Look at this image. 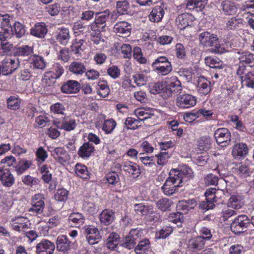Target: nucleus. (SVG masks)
Masks as SVG:
<instances>
[{
  "instance_id": "1",
  "label": "nucleus",
  "mask_w": 254,
  "mask_h": 254,
  "mask_svg": "<svg viewBox=\"0 0 254 254\" xmlns=\"http://www.w3.org/2000/svg\"><path fill=\"white\" fill-rule=\"evenodd\" d=\"M199 44L205 47H214L211 51L215 54H221L228 52V50L218 44L219 38L217 35L207 31L201 33L198 37Z\"/></svg>"
},
{
  "instance_id": "2",
  "label": "nucleus",
  "mask_w": 254,
  "mask_h": 254,
  "mask_svg": "<svg viewBox=\"0 0 254 254\" xmlns=\"http://www.w3.org/2000/svg\"><path fill=\"white\" fill-rule=\"evenodd\" d=\"M135 214L139 216H145L150 221L157 222L160 218L159 212L152 205H145L143 203H135L133 205Z\"/></svg>"
},
{
  "instance_id": "3",
  "label": "nucleus",
  "mask_w": 254,
  "mask_h": 254,
  "mask_svg": "<svg viewBox=\"0 0 254 254\" xmlns=\"http://www.w3.org/2000/svg\"><path fill=\"white\" fill-rule=\"evenodd\" d=\"M153 69L162 75H166L172 70V66L168 58L160 56L156 58L151 65Z\"/></svg>"
},
{
  "instance_id": "4",
  "label": "nucleus",
  "mask_w": 254,
  "mask_h": 254,
  "mask_svg": "<svg viewBox=\"0 0 254 254\" xmlns=\"http://www.w3.org/2000/svg\"><path fill=\"white\" fill-rule=\"evenodd\" d=\"M174 176L182 184L193 177L192 170L186 165H180L177 169H171L169 176Z\"/></svg>"
},
{
  "instance_id": "5",
  "label": "nucleus",
  "mask_w": 254,
  "mask_h": 254,
  "mask_svg": "<svg viewBox=\"0 0 254 254\" xmlns=\"http://www.w3.org/2000/svg\"><path fill=\"white\" fill-rule=\"evenodd\" d=\"M250 220L246 215H240L236 217L231 224V231L235 234H240L246 231Z\"/></svg>"
},
{
  "instance_id": "6",
  "label": "nucleus",
  "mask_w": 254,
  "mask_h": 254,
  "mask_svg": "<svg viewBox=\"0 0 254 254\" xmlns=\"http://www.w3.org/2000/svg\"><path fill=\"white\" fill-rule=\"evenodd\" d=\"M141 236L140 229H132L129 234L123 240L121 246L128 250L134 248L136 242Z\"/></svg>"
},
{
  "instance_id": "7",
  "label": "nucleus",
  "mask_w": 254,
  "mask_h": 254,
  "mask_svg": "<svg viewBox=\"0 0 254 254\" xmlns=\"http://www.w3.org/2000/svg\"><path fill=\"white\" fill-rule=\"evenodd\" d=\"M183 186L174 176H169L166 180L161 189L165 195L171 196L178 190V188Z\"/></svg>"
},
{
  "instance_id": "8",
  "label": "nucleus",
  "mask_w": 254,
  "mask_h": 254,
  "mask_svg": "<svg viewBox=\"0 0 254 254\" xmlns=\"http://www.w3.org/2000/svg\"><path fill=\"white\" fill-rule=\"evenodd\" d=\"M214 137L217 143L222 147L228 146L231 141V133L226 128L217 129L214 133Z\"/></svg>"
},
{
  "instance_id": "9",
  "label": "nucleus",
  "mask_w": 254,
  "mask_h": 254,
  "mask_svg": "<svg viewBox=\"0 0 254 254\" xmlns=\"http://www.w3.org/2000/svg\"><path fill=\"white\" fill-rule=\"evenodd\" d=\"M44 195L37 193L32 196L31 200V207L29 211L33 213L41 214L45 207Z\"/></svg>"
},
{
  "instance_id": "10",
  "label": "nucleus",
  "mask_w": 254,
  "mask_h": 254,
  "mask_svg": "<svg viewBox=\"0 0 254 254\" xmlns=\"http://www.w3.org/2000/svg\"><path fill=\"white\" fill-rule=\"evenodd\" d=\"M20 64L19 59L16 57L6 58L2 62V73L3 75L12 73L17 69Z\"/></svg>"
},
{
  "instance_id": "11",
  "label": "nucleus",
  "mask_w": 254,
  "mask_h": 254,
  "mask_svg": "<svg viewBox=\"0 0 254 254\" xmlns=\"http://www.w3.org/2000/svg\"><path fill=\"white\" fill-rule=\"evenodd\" d=\"M195 97L189 94H184L177 97L176 105L180 108H190L196 105Z\"/></svg>"
},
{
  "instance_id": "12",
  "label": "nucleus",
  "mask_w": 254,
  "mask_h": 254,
  "mask_svg": "<svg viewBox=\"0 0 254 254\" xmlns=\"http://www.w3.org/2000/svg\"><path fill=\"white\" fill-rule=\"evenodd\" d=\"M166 89L168 91L169 95L172 93L177 94L182 91L181 83L175 76L167 77L165 79Z\"/></svg>"
},
{
  "instance_id": "13",
  "label": "nucleus",
  "mask_w": 254,
  "mask_h": 254,
  "mask_svg": "<svg viewBox=\"0 0 254 254\" xmlns=\"http://www.w3.org/2000/svg\"><path fill=\"white\" fill-rule=\"evenodd\" d=\"M55 244L47 240L42 239L36 246L37 254H53L55 250Z\"/></svg>"
},
{
  "instance_id": "14",
  "label": "nucleus",
  "mask_w": 254,
  "mask_h": 254,
  "mask_svg": "<svg viewBox=\"0 0 254 254\" xmlns=\"http://www.w3.org/2000/svg\"><path fill=\"white\" fill-rule=\"evenodd\" d=\"M205 244L201 236L192 237L187 241V251L193 253L200 251L204 248Z\"/></svg>"
},
{
  "instance_id": "15",
  "label": "nucleus",
  "mask_w": 254,
  "mask_h": 254,
  "mask_svg": "<svg viewBox=\"0 0 254 254\" xmlns=\"http://www.w3.org/2000/svg\"><path fill=\"white\" fill-rule=\"evenodd\" d=\"M12 32L9 34L7 37H5V33L0 34V40L4 41L7 38L11 37V35H15L17 38H21L25 33L24 26L19 22L13 21L12 23Z\"/></svg>"
},
{
  "instance_id": "16",
  "label": "nucleus",
  "mask_w": 254,
  "mask_h": 254,
  "mask_svg": "<svg viewBox=\"0 0 254 254\" xmlns=\"http://www.w3.org/2000/svg\"><path fill=\"white\" fill-rule=\"evenodd\" d=\"M81 89L79 82L74 80H69L65 82L61 87L63 93L65 94H75L78 93Z\"/></svg>"
},
{
  "instance_id": "17",
  "label": "nucleus",
  "mask_w": 254,
  "mask_h": 254,
  "mask_svg": "<svg viewBox=\"0 0 254 254\" xmlns=\"http://www.w3.org/2000/svg\"><path fill=\"white\" fill-rule=\"evenodd\" d=\"M54 124L59 128L68 131L73 130L76 126L75 120L68 117L64 118L59 121H55Z\"/></svg>"
},
{
  "instance_id": "18",
  "label": "nucleus",
  "mask_w": 254,
  "mask_h": 254,
  "mask_svg": "<svg viewBox=\"0 0 254 254\" xmlns=\"http://www.w3.org/2000/svg\"><path fill=\"white\" fill-rule=\"evenodd\" d=\"M220 8L225 15H233L238 9L236 4L230 0H223L221 2Z\"/></svg>"
},
{
  "instance_id": "19",
  "label": "nucleus",
  "mask_w": 254,
  "mask_h": 254,
  "mask_svg": "<svg viewBox=\"0 0 254 254\" xmlns=\"http://www.w3.org/2000/svg\"><path fill=\"white\" fill-rule=\"evenodd\" d=\"M196 88L200 95H206L211 91V82L204 77L200 76L197 80Z\"/></svg>"
},
{
  "instance_id": "20",
  "label": "nucleus",
  "mask_w": 254,
  "mask_h": 254,
  "mask_svg": "<svg viewBox=\"0 0 254 254\" xmlns=\"http://www.w3.org/2000/svg\"><path fill=\"white\" fill-rule=\"evenodd\" d=\"M0 20L1 21V33H5V37H7L9 34L12 32V19H10L7 14L3 15L0 13Z\"/></svg>"
},
{
  "instance_id": "21",
  "label": "nucleus",
  "mask_w": 254,
  "mask_h": 254,
  "mask_svg": "<svg viewBox=\"0 0 254 254\" xmlns=\"http://www.w3.org/2000/svg\"><path fill=\"white\" fill-rule=\"evenodd\" d=\"M115 32L120 36L126 37L129 35L131 27L130 24L126 21H121L116 23L114 27Z\"/></svg>"
},
{
  "instance_id": "22",
  "label": "nucleus",
  "mask_w": 254,
  "mask_h": 254,
  "mask_svg": "<svg viewBox=\"0 0 254 254\" xmlns=\"http://www.w3.org/2000/svg\"><path fill=\"white\" fill-rule=\"evenodd\" d=\"M56 39L61 45L66 46L70 39V32L68 28L63 27L58 29Z\"/></svg>"
},
{
  "instance_id": "23",
  "label": "nucleus",
  "mask_w": 254,
  "mask_h": 254,
  "mask_svg": "<svg viewBox=\"0 0 254 254\" xmlns=\"http://www.w3.org/2000/svg\"><path fill=\"white\" fill-rule=\"evenodd\" d=\"M48 32V29L46 24L43 22H39L35 24L30 29V33L32 35L39 38H43Z\"/></svg>"
},
{
  "instance_id": "24",
  "label": "nucleus",
  "mask_w": 254,
  "mask_h": 254,
  "mask_svg": "<svg viewBox=\"0 0 254 254\" xmlns=\"http://www.w3.org/2000/svg\"><path fill=\"white\" fill-rule=\"evenodd\" d=\"M71 242L65 235L59 236L56 240L57 250L65 253L70 249Z\"/></svg>"
},
{
  "instance_id": "25",
  "label": "nucleus",
  "mask_w": 254,
  "mask_h": 254,
  "mask_svg": "<svg viewBox=\"0 0 254 254\" xmlns=\"http://www.w3.org/2000/svg\"><path fill=\"white\" fill-rule=\"evenodd\" d=\"M122 167L124 171L131 174L133 178L137 177L140 174L139 166L131 161H125L123 163Z\"/></svg>"
},
{
  "instance_id": "26",
  "label": "nucleus",
  "mask_w": 254,
  "mask_h": 254,
  "mask_svg": "<svg viewBox=\"0 0 254 254\" xmlns=\"http://www.w3.org/2000/svg\"><path fill=\"white\" fill-rule=\"evenodd\" d=\"M248 153V148L246 144L238 143L233 147L232 155L235 159H240L245 157Z\"/></svg>"
},
{
  "instance_id": "27",
  "label": "nucleus",
  "mask_w": 254,
  "mask_h": 254,
  "mask_svg": "<svg viewBox=\"0 0 254 254\" xmlns=\"http://www.w3.org/2000/svg\"><path fill=\"white\" fill-rule=\"evenodd\" d=\"M94 19L97 23L102 25L101 29L103 31H105L107 27V23H110L109 9H106L103 12L96 13Z\"/></svg>"
},
{
  "instance_id": "28",
  "label": "nucleus",
  "mask_w": 254,
  "mask_h": 254,
  "mask_svg": "<svg viewBox=\"0 0 254 254\" xmlns=\"http://www.w3.org/2000/svg\"><path fill=\"white\" fill-rule=\"evenodd\" d=\"M51 154L55 160L63 163L68 160L67 152L63 147H57L51 151Z\"/></svg>"
},
{
  "instance_id": "29",
  "label": "nucleus",
  "mask_w": 254,
  "mask_h": 254,
  "mask_svg": "<svg viewBox=\"0 0 254 254\" xmlns=\"http://www.w3.org/2000/svg\"><path fill=\"white\" fill-rule=\"evenodd\" d=\"M165 13L163 6H156L154 7L149 15V20L153 22H160Z\"/></svg>"
},
{
  "instance_id": "30",
  "label": "nucleus",
  "mask_w": 254,
  "mask_h": 254,
  "mask_svg": "<svg viewBox=\"0 0 254 254\" xmlns=\"http://www.w3.org/2000/svg\"><path fill=\"white\" fill-rule=\"evenodd\" d=\"M243 25V19L232 17L227 20L225 27L228 31H235L240 28Z\"/></svg>"
},
{
  "instance_id": "31",
  "label": "nucleus",
  "mask_w": 254,
  "mask_h": 254,
  "mask_svg": "<svg viewBox=\"0 0 254 254\" xmlns=\"http://www.w3.org/2000/svg\"><path fill=\"white\" fill-rule=\"evenodd\" d=\"M101 223L107 226L111 224L115 219V213L112 210L106 209L99 215Z\"/></svg>"
},
{
  "instance_id": "32",
  "label": "nucleus",
  "mask_w": 254,
  "mask_h": 254,
  "mask_svg": "<svg viewBox=\"0 0 254 254\" xmlns=\"http://www.w3.org/2000/svg\"><path fill=\"white\" fill-rule=\"evenodd\" d=\"M94 150V147L91 142H85L80 147L78 155L82 158H88Z\"/></svg>"
},
{
  "instance_id": "33",
  "label": "nucleus",
  "mask_w": 254,
  "mask_h": 254,
  "mask_svg": "<svg viewBox=\"0 0 254 254\" xmlns=\"http://www.w3.org/2000/svg\"><path fill=\"white\" fill-rule=\"evenodd\" d=\"M68 70L74 74L81 75L85 72L86 68L83 63L81 62H73L70 64Z\"/></svg>"
},
{
  "instance_id": "34",
  "label": "nucleus",
  "mask_w": 254,
  "mask_h": 254,
  "mask_svg": "<svg viewBox=\"0 0 254 254\" xmlns=\"http://www.w3.org/2000/svg\"><path fill=\"white\" fill-rule=\"evenodd\" d=\"M221 194H224L222 190H216L215 188H209L205 192L206 200L217 202L219 199L218 196Z\"/></svg>"
},
{
  "instance_id": "35",
  "label": "nucleus",
  "mask_w": 254,
  "mask_h": 254,
  "mask_svg": "<svg viewBox=\"0 0 254 254\" xmlns=\"http://www.w3.org/2000/svg\"><path fill=\"white\" fill-rule=\"evenodd\" d=\"M32 165L31 161L25 159H21L15 166V170L17 175H20L29 168Z\"/></svg>"
},
{
  "instance_id": "36",
  "label": "nucleus",
  "mask_w": 254,
  "mask_h": 254,
  "mask_svg": "<svg viewBox=\"0 0 254 254\" xmlns=\"http://www.w3.org/2000/svg\"><path fill=\"white\" fill-rule=\"evenodd\" d=\"M84 40L82 39L76 38L71 46V50L74 54L81 55L85 49Z\"/></svg>"
},
{
  "instance_id": "37",
  "label": "nucleus",
  "mask_w": 254,
  "mask_h": 254,
  "mask_svg": "<svg viewBox=\"0 0 254 254\" xmlns=\"http://www.w3.org/2000/svg\"><path fill=\"white\" fill-rule=\"evenodd\" d=\"M120 236L116 233H112L109 235L106 243L107 247L110 250H116L118 248Z\"/></svg>"
},
{
  "instance_id": "38",
  "label": "nucleus",
  "mask_w": 254,
  "mask_h": 254,
  "mask_svg": "<svg viewBox=\"0 0 254 254\" xmlns=\"http://www.w3.org/2000/svg\"><path fill=\"white\" fill-rule=\"evenodd\" d=\"M239 59L240 62V64H243L244 63L249 64L250 67L254 66V54L250 53L249 52H243L240 53Z\"/></svg>"
},
{
  "instance_id": "39",
  "label": "nucleus",
  "mask_w": 254,
  "mask_h": 254,
  "mask_svg": "<svg viewBox=\"0 0 254 254\" xmlns=\"http://www.w3.org/2000/svg\"><path fill=\"white\" fill-rule=\"evenodd\" d=\"M15 222L13 225V229L17 231L25 232L24 229L28 227L29 221L24 217H18L15 219Z\"/></svg>"
},
{
  "instance_id": "40",
  "label": "nucleus",
  "mask_w": 254,
  "mask_h": 254,
  "mask_svg": "<svg viewBox=\"0 0 254 254\" xmlns=\"http://www.w3.org/2000/svg\"><path fill=\"white\" fill-rule=\"evenodd\" d=\"M172 204L173 201L167 198H162L156 202V207L162 211H170Z\"/></svg>"
},
{
  "instance_id": "41",
  "label": "nucleus",
  "mask_w": 254,
  "mask_h": 254,
  "mask_svg": "<svg viewBox=\"0 0 254 254\" xmlns=\"http://www.w3.org/2000/svg\"><path fill=\"white\" fill-rule=\"evenodd\" d=\"M205 63L211 68L218 69L223 68L222 62L217 57H206L205 58Z\"/></svg>"
},
{
  "instance_id": "42",
  "label": "nucleus",
  "mask_w": 254,
  "mask_h": 254,
  "mask_svg": "<svg viewBox=\"0 0 254 254\" xmlns=\"http://www.w3.org/2000/svg\"><path fill=\"white\" fill-rule=\"evenodd\" d=\"M207 1L208 0H190L187 2L186 7L190 10L199 8L201 10L207 3Z\"/></svg>"
},
{
  "instance_id": "43",
  "label": "nucleus",
  "mask_w": 254,
  "mask_h": 254,
  "mask_svg": "<svg viewBox=\"0 0 254 254\" xmlns=\"http://www.w3.org/2000/svg\"><path fill=\"white\" fill-rule=\"evenodd\" d=\"M108 228L107 227L99 231L96 227L93 226H88L85 229V234L86 235V236L90 235L95 236L96 235H106L108 233Z\"/></svg>"
},
{
  "instance_id": "44",
  "label": "nucleus",
  "mask_w": 254,
  "mask_h": 254,
  "mask_svg": "<svg viewBox=\"0 0 254 254\" xmlns=\"http://www.w3.org/2000/svg\"><path fill=\"white\" fill-rule=\"evenodd\" d=\"M3 185L6 187L11 186L14 183V179L11 172L7 170H4L0 179Z\"/></svg>"
},
{
  "instance_id": "45",
  "label": "nucleus",
  "mask_w": 254,
  "mask_h": 254,
  "mask_svg": "<svg viewBox=\"0 0 254 254\" xmlns=\"http://www.w3.org/2000/svg\"><path fill=\"white\" fill-rule=\"evenodd\" d=\"M31 64L36 69H43L46 67V63L43 57L34 55L31 58Z\"/></svg>"
},
{
  "instance_id": "46",
  "label": "nucleus",
  "mask_w": 254,
  "mask_h": 254,
  "mask_svg": "<svg viewBox=\"0 0 254 254\" xmlns=\"http://www.w3.org/2000/svg\"><path fill=\"white\" fill-rule=\"evenodd\" d=\"M243 86L248 87H254V72H248L246 74L241 77Z\"/></svg>"
},
{
  "instance_id": "47",
  "label": "nucleus",
  "mask_w": 254,
  "mask_h": 254,
  "mask_svg": "<svg viewBox=\"0 0 254 254\" xmlns=\"http://www.w3.org/2000/svg\"><path fill=\"white\" fill-rule=\"evenodd\" d=\"M150 248V242L148 239H144L140 241L138 245L134 247V251L137 254L145 253Z\"/></svg>"
},
{
  "instance_id": "48",
  "label": "nucleus",
  "mask_w": 254,
  "mask_h": 254,
  "mask_svg": "<svg viewBox=\"0 0 254 254\" xmlns=\"http://www.w3.org/2000/svg\"><path fill=\"white\" fill-rule=\"evenodd\" d=\"M168 220L169 222L177 224L178 226H181L184 221V215L180 212L171 213L169 215Z\"/></svg>"
},
{
  "instance_id": "49",
  "label": "nucleus",
  "mask_w": 254,
  "mask_h": 254,
  "mask_svg": "<svg viewBox=\"0 0 254 254\" xmlns=\"http://www.w3.org/2000/svg\"><path fill=\"white\" fill-rule=\"evenodd\" d=\"M69 222H71L74 224L82 225L85 222V217L79 212L72 213L70 214L68 218Z\"/></svg>"
},
{
  "instance_id": "50",
  "label": "nucleus",
  "mask_w": 254,
  "mask_h": 254,
  "mask_svg": "<svg viewBox=\"0 0 254 254\" xmlns=\"http://www.w3.org/2000/svg\"><path fill=\"white\" fill-rule=\"evenodd\" d=\"M243 204L241 197L237 195H232L229 198L228 206L234 209H238L242 207Z\"/></svg>"
},
{
  "instance_id": "51",
  "label": "nucleus",
  "mask_w": 254,
  "mask_h": 254,
  "mask_svg": "<svg viewBox=\"0 0 254 254\" xmlns=\"http://www.w3.org/2000/svg\"><path fill=\"white\" fill-rule=\"evenodd\" d=\"M116 8L120 15L126 14L128 13L129 5L126 0L118 1L117 2Z\"/></svg>"
},
{
  "instance_id": "52",
  "label": "nucleus",
  "mask_w": 254,
  "mask_h": 254,
  "mask_svg": "<svg viewBox=\"0 0 254 254\" xmlns=\"http://www.w3.org/2000/svg\"><path fill=\"white\" fill-rule=\"evenodd\" d=\"M188 16V14L182 13L176 18V23L179 29H183L189 25Z\"/></svg>"
},
{
  "instance_id": "53",
  "label": "nucleus",
  "mask_w": 254,
  "mask_h": 254,
  "mask_svg": "<svg viewBox=\"0 0 254 254\" xmlns=\"http://www.w3.org/2000/svg\"><path fill=\"white\" fill-rule=\"evenodd\" d=\"M116 125V122L114 119L106 120L104 121L102 129L106 134H110L113 132Z\"/></svg>"
},
{
  "instance_id": "54",
  "label": "nucleus",
  "mask_w": 254,
  "mask_h": 254,
  "mask_svg": "<svg viewBox=\"0 0 254 254\" xmlns=\"http://www.w3.org/2000/svg\"><path fill=\"white\" fill-rule=\"evenodd\" d=\"M165 90V87L161 82L153 83L149 85V91L154 95L161 93Z\"/></svg>"
},
{
  "instance_id": "55",
  "label": "nucleus",
  "mask_w": 254,
  "mask_h": 254,
  "mask_svg": "<svg viewBox=\"0 0 254 254\" xmlns=\"http://www.w3.org/2000/svg\"><path fill=\"white\" fill-rule=\"evenodd\" d=\"M134 82L137 86L145 85L147 81V77L144 74L136 73L132 76Z\"/></svg>"
},
{
  "instance_id": "56",
  "label": "nucleus",
  "mask_w": 254,
  "mask_h": 254,
  "mask_svg": "<svg viewBox=\"0 0 254 254\" xmlns=\"http://www.w3.org/2000/svg\"><path fill=\"white\" fill-rule=\"evenodd\" d=\"M32 52L33 49L31 47L25 45L16 48L15 55L17 56H27L30 55Z\"/></svg>"
},
{
  "instance_id": "57",
  "label": "nucleus",
  "mask_w": 254,
  "mask_h": 254,
  "mask_svg": "<svg viewBox=\"0 0 254 254\" xmlns=\"http://www.w3.org/2000/svg\"><path fill=\"white\" fill-rule=\"evenodd\" d=\"M75 172L79 177L87 179L88 177V171L87 167L83 165L77 164L75 166Z\"/></svg>"
},
{
  "instance_id": "58",
  "label": "nucleus",
  "mask_w": 254,
  "mask_h": 254,
  "mask_svg": "<svg viewBox=\"0 0 254 254\" xmlns=\"http://www.w3.org/2000/svg\"><path fill=\"white\" fill-rule=\"evenodd\" d=\"M157 157V164L160 166L165 165L170 158L171 154L168 151H161L158 154L156 155Z\"/></svg>"
},
{
  "instance_id": "59",
  "label": "nucleus",
  "mask_w": 254,
  "mask_h": 254,
  "mask_svg": "<svg viewBox=\"0 0 254 254\" xmlns=\"http://www.w3.org/2000/svg\"><path fill=\"white\" fill-rule=\"evenodd\" d=\"M107 74L112 78L116 79L121 75V70L118 66L113 65L107 69Z\"/></svg>"
},
{
  "instance_id": "60",
  "label": "nucleus",
  "mask_w": 254,
  "mask_h": 254,
  "mask_svg": "<svg viewBox=\"0 0 254 254\" xmlns=\"http://www.w3.org/2000/svg\"><path fill=\"white\" fill-rule=\"evenodd\" d=\"M19 99L14 96H10L7 99V107L10 110H16L20 108Z\"/></svg>"
},
{
  "instance_id": "61",
  "label": "nucleus",
  "mask_w": 254,
  "mask_h": 254,
  "mask_svg": "<svg viewBox=\"0 0 254 254\" xmlns=\"http://www.w3.org/2000/svg\"><path fill=\"white\" fill-rule=\"evenodd\" d=\"M173 232V228L170 226L163 227L159 232L156 233V238L165 239Z\"/></svg>"
},
{
  "instance_id": "62",
  "label": "nucleus",
  "mask_w": 254,
  "mask_h": 254,
  "mask_svg": "<svg viewBox=\"0 0 254 254\" xmlns=\"http://www.w3.org/2000/svg\"><path fill=\"white\" fill-rule=\"evenodd\" d=\"M68 191L64 189H58L55 194V199L59 201H64L67 199Z\"/></svg>"
},
{
  "instance_id": "63",
  "label": "nucleus",
  "mask_w": 254,
  "mask_h": 254,
  "mask_svg": "<svg viewBox=\"0 0 254 254\" xmlns=\"http://www.w3.org/2000/svg\"><path fill=\"white\" fill-rule=\"evenodd\" d=\"M99 86V88L97 91V94L103 98L107 97L110 93V89L107 83H102Z\"/></svg>"
},
{
  "instance_id": "64",
  "label": "nucleus",
  "mask_w": 254,
  "mask_h": 254,
  "mask_svg": "<svg viewBox=\"0 0 254 254\" xmlns=\"http://www.w3.org/2000/svg\"><path fill=\"white\" fill-rule=\"evenodd\" d=\"M83 206L84 210L90 214H94L97 211L96 206L93 202L86 201L84 202Z\"/></svg>"
}]
</instances>
